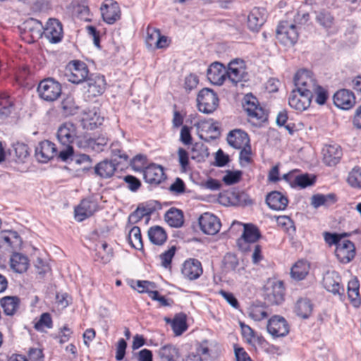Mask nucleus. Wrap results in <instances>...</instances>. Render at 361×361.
Instances as JSON below:
<instances>
[{"label":"nucleus","instance_id":"1","mask_svg":"<svg viewBox=\"0 0 361 361\" xmlns=\"http://www.w3.org/2000/svg\"><path fill=\"white\" fill-rule=\"evenodd\" d=\"M56 135L59 142L62 145V148L59 152L58 159L66 161L74 154L72 144L75 141L77 142L81 137H78L76 126L71 122L62 124L59 128Z\"/></svg>","mask_w":361,"mask_h":361},{"label":"nucleus","instance_id":"2","mask_svg":"<svg viewBox=\"0 0 361 361\" xmlns=\"http://www.w3.org/2000/svg\"><path fill=\"white\" fill-rule=\"evenodd\" d=\"M294 84L296 90L312 97L319 85L312 72L305 69L300 70L295 73Z\"/></svg>","mask_w":361,"mask_h":361},{"label":"nucleus","instance_id":"3","mask_svg":"<svg viewBox=\"0 0 361 361\" xmlns=\"http://www.w3.org/2000/svg\"><path fill=\"white\" fill-rule=\"evenodd\" d=\"M37 92L43 100L54 102L61 94V85L54 78H47L39 82Z\"/></svg>","mask_w":361,"mask_h":361},{"label":"nucleus","instance_id":"4","mask_svg":"<svg viewBox=\"0 0 361 361\" xmlns=\"http://www.w3.org/2000/svg\"><path fill=\"white\" fill-rule=\"evenodd\" d=\"M284 286L281 281H269L264 288V299L269 305H279L284 300Z\"/></svg>","mask_w":361,"mask_h":361},{"label":"nucleus","instance_id":"5","mask_svg":"<svg viewBox=\"0 0 361 361\" xmlns=\"http://www.w3.org/2000/svg\"><path fill=\"white\" fill-rule=\"evenodd\" d=\"M197 102L199 111L208 114L216 109L219 105V98L214 90L206 87L199 92Z\"/></svg>","mask_w":361,"mask_h":361},{"label":"nucleus","instance_id":"6","mask_svg":"<svg viewBox=\"0 0 361 361\" xmlns=\"http://www.w3.org/2000/svg\"><path fill=\"white\" fill-rule=\"evenodd\" d=\"M298 26L288 21H281L276 29L278 39L286 46L294 45L298 39Z\"/></svg>","mask_w":361,"mask_h":361},{"label":"nucleus","instance_id":"7","mask_svg":"<svg viewBox=\"0 0 361 361\" xmlns=\"http://www.w3.org/2000/svg\"><path fill=\"white\" fill-rule=\"evenodd\" d=\"M66 76L72 83L79 84L86 81L89 77V70L84 62L73 61L68 65Z\"/></svg>","mask_w":361,"mask_h":361},{"label":"nucleus","instance_id":"8","mask_svg":"<svg viewBox=\"0 0 361 361\" xmlns=\"http://www.w3.org/2000/svg\"><path fill=\"white\" fill-rule=\"evenodd\" d=\"M243 108L248 116L259 122L267 120V111L259 105L257 99L252 94H246L244 97Z\"/></svg>","mask_w":361,"mask_h":361},{"label":"nucleus","instance_id":"9","mask_svg":"<svg viewBox=\"0 0 361 361\" xmlns=\"http://www.w3.org/2000/svg\"><path fill=\"white\" fill-rule=\"evenodd\" d=\"M267 329L274 337H283L289 332V326L286 320L281 316L274 315L269 319Z\"/></svg>","mask_w":361,"mask_h":361},{"label":"nucleus","instance_id":"10","mask_svg":"<svg viewBox=\"0 0 361 361\" xmlns=\"http://www.w3.org/2000/svg\"><path fill=\"white\" fill-rule=\"evenodd\" d=\"M247 76L243 61L235 59L229 63L228 68L226 70V78L234 85L243 80L245 81Z\"/></svg>","mask_w":361,"mask_h":361},{"label":"nucleus","instance_id":"11","mask_svg":"<svg viewBox=\"0 0 361 361\" xmlns=\"http://www.w3.org/2000/svg\"><path fill=\"white\" fill-rule=\"evenodd\" d=\"M198 221L201 231L205 234L214 235L220 230L221 222L214 214L204 213L199 217Z\"/></svg>","mask_w":361,"mask_h":361},{"label":"nucleus","instance_id":"12","mask_svg":"<svg viewBox=\"0 0 361 361\" xmlns=\"http://www.w3.org/2000/svg\"><path fill=\"white\" fill-rule=\"evenodd\" d=\"M58 154L55 144L49 140L40 142L35 148V157L42 163L48 162Z\"/></svg>","mask_w":361,"mask_h":361},{"label":"nucleus","instance_id":"13","mask_svg":"<svg viewBox=\"0 0 361 361\" xmlns=\"http://www.w3.org/2000/svg\"><path fill=\"white\" fill-rule=\"evenodd\" d=\"M341 279L335 271H327L323 277V286L324 288L334 295H341L344 293V288L341 286Z\"/></svg>","mask_w":361,"mask_h":361},{"label":"nucleus","instance_id":"14","mask_svg":"<svg viewBox=\"0 0 361 361\" xmlns=\"http://www.w3.org/2000/svg\"><path fill=\"white\" fill-rule=\"evenodd\" d=\"M98 209V204L96 201L87 198L81 201L80 204L75 209V217L78 221L92 216Z\"/></svg>","mask_w":361,"mask_h":361},{"label":"nucleus","instance_id":"15","mask_svg":"<svg viewBox=\"0 0 361 361\" xmlns=\"http://www.w3.org/2000/svg\"><path fill=\"white\" fill-rule=\"evenodd\" d=\"M43 30L42 33L51 43L59 42L63 37L62 24L57 19H49Z\"/></svg>","mask_w":361,"mask_h":361},{"label":"nucleus","instance_id":"16","mask_svg":"<svg viewBox=\"0 0 361 361\" xmlns=\"http://www.w3.org/2000/svg\"><path fill=\"white\" fill-rule=\"evenodd\" d=\"M334 104L343 110L351 109L355 104L354 93L347 89L338 90L334 95Z\"/></svg>","mask_w":361,"mask_h":361},{"label":"nucleus","instance_id":"17","mask_svg":"<svg viewBox=\"0 0 361 361\" xmlns=\"http://www.w3.org/2000/svg\"><path fill=\"white\" fill-rule=\"evenodd\" d=\"M335 255L338 259L344 264L350 262L355 255V247L350 240H343L337 245Z\"/></svg>","mask_w":361,"mask_h":361},{"label":"nucleus","instance_id":"18","mask_svg":"<svg viewBox=\"0 0 361 361\" xmlns=\"http://www.w3.org/2000/svg\"><path fill=\"white\" fill-rule=\"evenodd\" d=\"M312 98L308 94H305L295 89L290 93L288 104L291 108L302 111L310 106Z\"/></svg>","mask_w":361,"mask_h":361},{"label":"nucleus","instance_id":"19","mask_svg":"<svg viewBox=\"0 0 361 361\" xmlns=\"http://www.w3.org/2000/svg\"><path fill=\"white\" fill-rule=\"evenodd\" d=\"M21 243V238L16 231H3L0 232V248L11 251L19 247Z\"/></svg>","mask_w":361,"mask_h":361},{"label":"nucleus","instance_id":"20","mask_svg":"<svg viewBox=\"0 0 361 361\" xmlns=\"http://www.w3.org/2000/svg\"><path fill=\"white\" fill-rule=\"evenodd\" d=\"M145 181L149 184L158 185L166 179L164 168L155 164L147 166L143 171Z\"/></svg>","mask_w":361,"mask_h":361},{"label":"nucleus","instance_id":"21","mask_svg":"<svg viewBox=\"0 0 361 361\" xmlns=\"http://www.w3.org/2000/svg\"><path fill=\"white\" fill-rule=\"evenodd\" d=\"M103 20L108 24H114L120 19L121 11L117 2L107 0L101 7Z\"/></svg>","mask_w":361,"mask_h":361},{"label":"nucleus","instance_id":"22","mask_svg":"<svg viewBox=\"0 0 361 361\" xmlns=\"http://www.w3.org/2000/svg\"><path fill=\"white\" fill-rule=\"evenodd\" d=\"M322 152L324 162L329 166L336 165L343 155L341 147L338 144L326 145Z\"/></svg>","mask_w":361,"mask_h":361},{"label":"nucleus","instance_id":"23","mask_svg":"<svg viewBox=\"0 0 361 361\" xmlns=\"http://www.w3.org/2000/svg\"><path fill=\"white\" fill-rule=\"evenodd\" d=\"M203 272L201 262L196 259L186 260L182 268V274L185 278L192 281L198 279Z\"/></svg>","mask_w":361,"mask_h":361},{"label":"nucleus","instance_id":"24","mask_svg":"<svg viewBox=\"0 0 361 361\" xmlns=\"http://www.w3.org/2000/svg\"><path fill=\"white\" fill-rule=\"evenodd\" d=\"M85 82L87 85V92L92 97L101 95L105 90L106 81L103 75H90Z\"/></svg>","mask_w":361,"mask_h":361},{"label":"nucleus","instance_id":"25","mask_svg":"<svg viewBox=\"0 0 361 361\" xmlns=\"http://www.w3.org/2000/svg\"><path fill=\"white\" fill-rule=\"evenodd\" d=\"M207 76L212 83L221 85L226 78V70L222 63L214 62L208 68Z\"/></svg>","mask_w":361,"mask_h":361},{"label":"nucleus","instance_id":"26","mask_svg":"<svg viewBox=\"0 0 361 361\" xmlns=\"http://www.w3.org/2000/svg\"><path fill=\"white\" fill-rule=\"evenodd\" d=\"M227 142L230 146L240 149L248 145L250 139L245 131L240 129H234L228 134Z\"/></svg>","mask_w":361,"mask_h":361},{"label":"nucleus","instance_id":"27","mask_svg":"<svg viewBox=\"0 0 361 361\" xmlns=\"http://www.w3.org/2000/svg\"><path fill=\"white\" fill-rule=\"evenodd\" d=\"M265 13L263 9L253 8L247 16V27L250 30L257 32L264 23Z\"/></svg>","mask_w":361,"mask_h":361},{"label":"nucleus","instance_id":"28","mask_svg":"<svg viewBox=\"0 0 361 361\" xmlns=\"http://www.w3.org/2000/svg\"><path fill=\"white\" fill-rule=\"evenodd\" d=\"M266 203L273 210H284L288 203V198L279 191H272L266 197Z\"/></svg>","mask_w":361,"mask_h":361},{"label":"nucleus","instance_id":"29","mask_svg":"<svg viewBox=\"0 0 361 361\" xmlns=\"http://www.w3.org/2000/svg\"><path fill=\"white\" fill-rule=\"evenodd\" d=\"M10 262L12 269L17 273L26 271L29 266L27 257L18 252L12 255Z\"/></svg>","mask_w":361,"mask_h":361},{"label":"nucleus","instance_id":"30","mask_svg":"<svg viewBox=\"0 0 361 361\" xmlns=\"http://www.w3.org/2000/svg\"><path fill=\"white\" fill-rule=\"evenodd\" d=\"M116 164L112 161L104 160L94 167L95 173L103 178L111 177L116 171Z\"/></svg>","mask_w":361,"mask_h":361},{"label":"nucleus","instance_id":"31","mask_svg":"<svg viewBox=\"0 0 361 361\" xmlns=\"http://www.w3.org/2000/svg\"><path fill=\"white\" fill-rule=\"evenodd\" d=\"M164 218L167 224L171 227H180L184 222L183 212L176 208H171L167 211Z\"/></svg>","mask_w":361,"mask_h":361},{"label":"nucleus","instance_id":"32","mask_svg":"<svg viewBox=\"0 0 361 361\" xmlns=\"http://www.w3.org/2000/svg\"><path fill=\"white\" fill-rule=\"evenodd\" d=\"M310 265L305 260L298 261L290 269V276L297 281L304 279L308 274Z\"/></svg>","mask_w":361,"mask_h":361},{"label":"nucleus","instance_id":"33","mask_svg":"<svg viewBox=\"0 0 361 361\" xmlns=\"http://www.w3.org/2000/svg\"><path fill=\"white\" fill-rule=\"evenodd\" d=\"M336 200V196L333 193L327 195L316 194L311 197V204L314 208H318L321 206L329 207L334 204Z\"/></svg>","mask_w":361,"mask_h":361},{"label":"nucleus","instance_id":"34","mask_svg":"<svg viewBox=\"0 0 361 361\" xmlns=\"http://www.w3.org/2000/svg\"><path fill=\"white\" fill-rule=\"evenodd\" d=\"M148 237L153 244L157 245H163L167 239L164 229L159 226L151 227L148 231Z\"/></svg>","mask_w":361,"mask_h":361},{"label":"nucleus","instance_id":"35","mask_svg":"<svg viewBox=\"0 0 361 361\" xmlns=\"http://www.w3.org/2000/svg\"><path fill=\"white\" fill-rule=\"evenodd\" d=\"M312 304L307 298L299 299L295 306V312L302 319L308 318L312 312Z\"/></svg>","mask_w":361,"mask_h":361},{"label":"nucleus","instance_id":"36","mask_svg":"<svg viewBox=\"0 0 361 361\" xmlns=\"http://www.w3.org/2000/svg\"><path fill=\"white\" fill-rule=\"evenodd\" d=\"M20 300L17 296H6L1 300V305L7 315H13L19 307Z\"/></svg>","mask_w":361,"mask_h":361},{"label":"nucleus","instance_id":"37","mask_svg":"<svg viewBox=\"0 0 361 361\" xmlns=\"http://www.w3.org/2000/svg\"><path fill=\"white\" fill-rule=\"evenodd\" d=\"M209 155L207 147L202 142H195L191 149V158L198 162L204 161Z\"/></svg>","mask_w":361,"mask_h":361},{"label":"nucleus","instance_id":"38","mask_svg":"<svg viewBox=\"0 0 361 361\" xmlns=\"http://www.w3.org/2000/svg\"><path fill=\"white\" fill-rule=\"evenodd\" d=\"M77 145L79 148L84 149L87 151H94L96 152H100L103 151V149L101 146H98L99 144L94 138L92 137L85 136L81 137L77 142Z\"/></svg>","mask_w":361,"mask_h":361},{"label":"nucleus","instance_id":"39","mask_svg":"<svg viewBox=\"0 0 361 361\" xmlns=\"http://www.w3.org/2000/svg\"><path fill=\"white\" fill-rule=\"evenodd\" d=\"M171 328L176 336L181 335L188 329L186 315L183 313L176 314L171 321Z\"/></svg>","mask_w":361,"mask_h":361},{"label":"nucleus","instance_id":"40","mask_svg":"<svg viewBox=\"0 0 361 361\" xmlns=\"http://www.w3.org/2000/svg\"><path fill=\"white\" fill-rule=\"evenodd\" d=\"M359 281L357 279H353L348 284V295L352 304L355 307H359L361 303L359 294Z\"/></svg>","mask_w":361,"mask_h":361},{"label":"nucleus","instance_id":"41","mask_svg":"<svg viewBox=\"0 0 361 361\" xmlns=\"http://www.w3.org/2000/svg\"><path fill=\"white\" fill-rule=\"evenodd\" d=\"M158 353L161 361H177L178 358V350L171 345H166L161 347Z\"/></svg>","mask_w":361,"mask_h":361},{"label":"nucleus","instance_id":"42","mask_svg":"<svg viewBox=\"0 0 361 361\" xmlns=\"http://www.w3.org/2000/svg\"><path fill=\"white\" fill-rule=\"evenodd\" d=\"M129 244L137 250H141L143 247L140 228L138 226H133L130 228L128 235Z\"/></svg>","mask_w":361,"mask_h":361},{"label":"nucleus","instance_id":"43","mask_svg":"<svg viewBox=\"0 0 361 361\" xmlns=\"http://www.w3.org/2000/svg\"><path fill=\"white\" fill-rule=\"evenodd\" d=\"M242 238L246 243H255L260 238V233L254 225L245 224Z\"/></svg>","mask_w":361,"mask_h":361},{"label":"nucleus","instance_id":"44","mask_svg":"<svg viewBox=\"0 0 361 361\" xmlns=\"http://www.w3.org/2000/svg\"><path fill=\"white\" fill-rule=\"evenodd\" d=\"M13 102L9 97L4 94L0 93V118L7 117L12 111Z\"/></svg>","mask_w":361,"mask_h":361},{"label":"nucleus","instance_id":"45","mask_svg":"<svg viewBox=\"0 0 361 361\" xmlns=\"http://www.w3.org/2000/svg\"><path fill=\"white\" fill-rule=\"evenodd\" d=\"M73 11L81 18L87 19L90 13L86 0H73L72 2Z\"/></svg>","mask_w":361,"mask_h":361},{"label":"nucleus","instance_id":"46","mask_svg":"<svg viewBox=\"0 0 361 361\" xmlns=\"http://www.w3.org/2000/svg\"><path fill=\"white\" fill-rule=\"evenodd\" d=\"M276 222L279 226L289 234H293L295 231V227L292 219L288 216H281L277 217Z\"/></svg>","mask_w":361,"mask_h":361},{"label":"nucleus","instance_id":"47","mask_svg":"<svg viewBox=\"0 0 361 361\" xmlns=\"http://www.w3.org/2000/svg\"><path fill=\"white\" fill-rule=\"evenodd\" d=\"M347 181L352 187L361 188V168L354 167L349 173Z\"/></svg>","mask_w":361,"mask_h":361},{"label":"nucleus","instance_id":"48","mask_svg":"<svg viewBox=\"0 0 361 361\" xmlns=\"http://www.w3.org/2000/svg\"><path fill=\"white\" fill-rule=\"evenodd\" d=\"M314 181V176L311 177L309 174L305 173L295 176L294 178L293 184L291 183V185H297L301 188H305L306 187L313 185Z\"/></svg>","mask_w":361,"mask_h":361},{"label":"nucleus","instance_id":"49","mask_svg":"<svg viewBox=\"0 0 361 361\" xmlns=\"http://www.w3.org/2000/svg\"><path fill=\"white\" fill-rule=\"evenodd\" d=\"M350 235L347 233H343L342 234H338L336 233H329V232H324V238L325 240V242L329 245H335L336 247H337V245L340 244L343 240V238L346 236H349Z\"/></svg>","mask_w":361,"mask_h":361},{"label":"nucleus","instance_id":"50","mask_svg":"<svg viewBox=\"0 0 361 361\" xmlns=\"http://www.w3.org/2000/svg\"><path fill=\"white\" fill-rule=\"evenodd\" d=\"M25 29L29 30L32 35L35 34L39 37L42 35L44 27L39 20L34 18H30L25 22Z\"/></svg>","mask_w":361,"mask_h":361},{"label":"nucleus","instance_id":"51","mask_svg":"<svg viewBox=\"0 0 361 361\" xmlns=\"http://www.w3.org/2000/svg\"><path fill=\"white\" fill-rule=\"evenodd\" d=\"M223 264L226 271H235L239 264V262L235 254L229 252L224 256Z\"/></svg>","mask_w":361,"mask_h":361},{"label":"nucleus","instance_id":"52","mask_svg":"<svg viewBox=\"0 0 361 361\" xmlns=\"http://www.w3.org/2000/svg\"><path fill=\"white\" fill-rule=\"evenodd\" d=\"M160 30L155 27H152L148 26L147 28V37H146V44L147 47L156 48V41L158 39V37L159 36Z\"/></svg>","mask_w":361,"mask_h":361},{"label":"nucleus","instance_id":"53","mask_svg":"<svg viewBox=\"0 0 361 361\" xmlns=\"http://www.w3.org/2000/svg\"><path fill=\"white\" fill-rule=\"evenodd\" d=\"M317 21L324 27H331L334 23V17L326 11L318 13L316 16Z\"/></svg>","mask_w":361,"mask_h":361},{"label":"nucleus","instance_id":"54","mask_svg":"<svg viewBox=\"0 0 361 361\" xmlns=\"http://www.w3.org/2000/svg\"><path fill=\"white\" fill-rule=\"evenodd\" d=\"M52 326V319L49 313H43L39 321L35 324V329L38 331L43 330L44 327L50 329Z\"/></svg>","mask_w":361,"mask_h":361},{"label":"nucleus","instance_id":"55","mask_svg":"<svg viewBox=\"0 0 361 361\" xmlns=\"http://www.w3.org/2000/svg\"><path fill=\"white\" fill-rule=\"evenodd\" d=\"M16 156L19 161H23L28 155V147L24 143H17L14 146Z\"/></svg>","mask_w":361,"mask_h":361},{"label":"nucleus","instance_id":"56","mask_svg":"<svg viewBox=\"0 0 361 361\" xmlns=\"http://www.w3.org/2000/svg\"><path fill=\"white\" fill-rule=\"evenodd\" d=\"M176 247L172 246L167 251L164 252L160 255V259L161 260V265L168 268L171 266L172 258L173 257L176 252Z\"/></svg>","mask_w":361,"mask_h":361},{"label":"nucleus","instance_id":"57","mask_svg":"<svg viewBox=\"0 0 361 361\" xmlns=\"http://www.w3.org/2000/svg\"><path fill=\"white\" fill-rule=\"evenodd\" d=\"M61 109L63 111V114L66 116L74 114L75 111V106L73 99L69 97L63 99L61 103Z\"/></svg>","mask_w":361,"mask_h":361},{"label":"nucleus","instance_id":"58","mask_svg":"<svg viewBox=\"0 0 361 361\" xmlns=\"http://www.w3.org/2000/svg\"><path fill=\"white\" fill-rule=\"evenodd\" d=\"M241 171H228L227 173L224 176L223 181L226 185H233L234 183H238L241 177Z\"/></svg>","mask_w":361,"mask_h":361},{"label":"nucleus","instance_id":"59","mask_svg":"<svg viewBox=\"0 0 361 361\" xmlns=\"http://www.w3.org/2000/svg\"><path fill=\"white\" fill-rule=\"evenodd\" d=\"M310 20V14L308 12L302 10L301 8L298 11L294 16V24L298 25H302L307 23Z\"/></svg>","mask_w":361,"mask_h":361},{"label":"nucleus","instance_id":"60","mask_svg":"<svg viewBox=\"0 0 361 361\" xmlns=\"http://www.w3.org/2000/svg\"><path fill=\"white\" fill-rule=\"evenodd\" d=\"M345 83L357 94H361V74L356 77L346 79Z\"/></svg>","mask_w":361,"mask_h":361},{"label":"nucleus","instance_id":"61","mask_svg":"<svg viewBox=\"0 0 361 361\" xmlns=\"http://www.w3.org/2000/svg\"><path fill=\"white\" fill-rule=\"evenodd\" d=\"M123 179L125 182L128 185V187L131 191L135 192L137 190L141 185L140 180L133 176H126Z\"/></svg>","mask_w":361,"mask_h":361},{"label":"nucleus","instance_id":"62","mask_svg":"<svg viewBox=\"0 0 361 361\" xmlns=\"http://www.w3.org/2000/svg\"><path fill=\"white\" fill-rule=\"evenodd\" d=\"M170 191L176 194H181L185 192V185L182 179L176 178L175 182L169 188Z\"/></svg>","mask_w":361,"mask_h":361},{"label":"nucleus","instance_id":"63","mask_svg":"<svg viewBox=\"0 0 361 361\" xmlns=\"http://www.w3.org/2000/svg\"><path fill=\"white\" fill-rule=\"evenodd\" d=\"M234 353L236 361H252L245 350L238 345H234Z\"/></svg>","mask_w":361,"mask_h":361},{"label":"nucleus","instance_id":"64","mask_svg":"<svg viewBox=\"0 0 361 361\" xmlns=\"http://www.w3.org/2000/svg\"><path fill=\"white\" fill-rule=\"evenodd\" d=\"M28 357L30 361H43L44 355L39 348H30L28 351Z\"/></svg>","mask_w":361,"mask_h":361}]
</instances>
